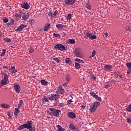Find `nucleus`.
I'll return each mask as SVG.
<instances>
[{
  "label": "nucleus",
  "mask_w": 131,
  "mask_h": 131,
  "mask_svg": "<svg viewBox=\"0 0 131 131\" xmlns=\"http://www.w3.org/2000/svg\"><path fill=\"white\" fill-rule=\"evenodd\" d=\"M96 109V107L94 104H92L90 106V110L91 112H95Z\"/></svg>",
  "instance_id": "nucleus-19"
},
{
  "label": "nucleus",
  "mask_w": 131,
  "mask_h": 131,
  "mask_svg": "<svg viewBox=\"0 0 131 131\" xmlns=\"http://www.w3.org/2000/svg\"><path fill=\"white\" fill-rule=\"evenodd\" d=\"M131 70H129L127 71V74H130Z\"/></svg>",
  "instance_id": "nucleus-58"
},
{
  "label": "nucleus",
  "mask_w": 131,
  "mask_h": 131,
  "mask_svg": "<svg viewBox=\"0 0 131 131\" xmlns=\"http://www.w3.org/2000/svg\"><path fill=\"white\" fill-rule=\"evenodd\" d=\"M126 66L129 69L131 70V63L130 62H127L126 63Z\"/></svg>",
  "instance_id": "nucleus-36"
},
{
  "label": "nucleus",
  "mask_w": 131,
  "mask_h": 131,
  "mask_svg": "<svg viewBox=\"0 0 131 131\" xmlns=\"http://www.w3.org/2000/svg\"><path fill=\"white\" fill-rule=\"evenodd\" d=\"M84 35L87 36V37H89L90 39H91V40H93V39H96L97 38V36L92 34L89 33L88 32L84 33Z\"/></svg>",
  "instance_id": "nucleus-8"
},
{
  "label": "nucleus",
  "mask_w": 131,
  "mask_h": 131,
  "mask_svg": "<svg viewBox=\"0 0 131 131\" xmlns=\"http://www.w3.org/2000/svg\"><path fill=\"white\" fill-rule=\"evenodd\" d=\"M119 77H120V78H123V77L121 75H119Z\"/></svg>",
  "instance_id": "nucleus-63"
},
{
  "label": "nucleus",
  "mask_w": 131,
  "mask_h": 131,
  "mask_svg": "<svg viewBox=\"0 0 131 131\" xmlns=\"http://www.w3.org/2000/svg\"><path fill=\"white\" fill-rule=\"evenodd\" d=\"M126 110L128 112H131V104H129L126 108Z\"/></svg>",
  "instance_id": "nucleus-38"
},
{
  "label": "nucleus",
  "mask_w": 131,
  "mask_h": 131,
  "mask_svg": "<svg viewBox=\"0 0 131 131\" xmlns=\"http://www.w3.org/2000/svg\"><path fill=\"white\" fill-rule=\"evenodd\" d=\"M70 61V58H66L65 59V62L67 64H68V63H69Z\"/></svg>",
  "instance_id": "nucleus-43"
},
{
  "label": "nucleus",
  "mask_w": 131,
  "mask_h": 131,
  "mask_svg": "<svg viewBox=\"0 0 131 131\" xmlns=\"http://www.w3.org/2000/svg\"><path fill=\"white\" fill-rule=\"evenodd\" d=\"M90 95H91V96H92V97L95 99L96 98H98V95H97V94H96L94 92H90Z\"/></svg>",
  "instance_id": "nucleus-27"
},
{
  "label": "nucleus",
  "mask_w": 131,
  "mask_h": 131,
  "mask_svg": "<svg viewBox=\"0 0 131 131\" xmlns=\"http://www.w3.org/2000/svg\"><path fill=\"white\" fill-rule=\"evenodd\" d=\"M69 127L71 130H74L75 129V127L73 125V124L69 125Z\"/></svg>",
  "instance_id": "nucleus-29"
},
{
  "label": "nucleus",
  "mask_w": 131,
  "mask_h": 131,
  "mask_svg": "<svg viewBox=\"0 0 131 131\" xmlns=\"http://www.w3.org/2000/svg\"><path fill=\"white\" fill-rule=\"evenodd\" d=\"M110 86H111V84L109 82H106V85H104L105 89H108V88H110Z\"/></svg>",
  "instance_id": "nucleus-34"
},
{
  "label": "nucleus",
  "mask_w": 131,
  "mask_h": 131,
  "mask_svg": "<svg viewBox=\"0 0 131 131\" xmlns=\"http://www.w3.org/2000/svg\"><path fill=\"white\" fill-rule=\"evenodd\" d=\"M75 67L76 69H80V68H81V67H80V64L76 62V61H75Z\"/></svg>",
  "instance_id": "nucleus-21"
},
{
  "label": "nucleus",
  "mask_w": 131,
  "mask_h": 131,
  "mask_svg": "<svg viewBox=\"0 0 131 131\" xmlns=\"http://www.w3.org/2000/svg\"><path fill=\"white\" fill-rule=\"evenodd\" d=\"M68 41L69 43H71V45H74L76 41L74 39H70L68 40Z\"/></svg>",
  "instance_id": "nucleus-24"
},
{
  "label": "nucleus",
  "mask_w": 131,
  "mask_h": 131,
  "mask_svg": "<svg viewBox=\"0 0 131 131\" xmlns=\"http://www.w3.org/2000/svg\"><path fill=\"white\" fill-rule=\"evenodd\" d=\"M73 102V101L72 100V99H70L69 100H68L67 104H68V105H70V104H71V103H72Z\"/></svg>",
  "instance_id": "nucleus-47"
},
{
  "label": "nucleus",
  "mask_w": 131,
  "mask_h": 131,
  "mask_svg": "<svg viewBox=\"0 0 131 131\" xmlns=\"http://www.w3.org/2000/svg\"><path fill=\"white\" fill-rule=\"evenodd\" d=\"M53 60H54V61H56L57 63H59L60 62V59H59V58H53Z\"/></svg>",
  "instance_id": "nucleus-46"
},
{
  "label": "nucleus",
  "mask_w": 131,
  "mask_h": 131,
  "mask_svg": "<svg viewBox=\"0 0 131 131\" xmlns=\"http://www.w3.org/2000/svg\"><path fill=\"white\" fill-rule=\"evenodd\" d=\"M76 0H64V4L68 5L69 6H71L74 5Z\"/></svg>",
  "instance_id": "nucleus-11"
},
{
  "label": "nucleus",
  "mask_w": 131,
  "mask_h": 131,
  "mask_svg": "<svg viewBox=\"0 0 131 131\" xmlns=\"http://www.w3.org/2000/svg\"><path fill=\"white\" fill-rule=\"evenodd\" d=\"M53 36L54 37H60V36H61V35H60V34L59 33H57V34L53 33Z\"/></svg>",
  "instance_id": "nucleus-41"
},
{
  "label": "nucleus",
  "mask_w": 131,
  "mask_h": 131,
  "mask_svg": "<svg viewBox=\"0 0 131 131\" xmlns=\"http://www.w3.org/2000/svg\"><path fill=\"white\" fill-rule=\"evenodd\" d=\"M40 82L42 85H47L48 84V81H46L45 80H41Z\"/></svg>",
  "instance_id": "nucleus-30"
},
{
  "label": "nucleus",
  "mask_w": 131,
  "mask_h": 131,
  "mask_svg": "<svg viewBox=\"0 0 131 131\" xmlns=\"http://www.w3.org/2000/svg\"><path fill=\"white\" fill-rule=\"evenodd\" d=\"M56 127H57L59 131H65V129L64 128L62 127V126H61V125H57L56 126Z\"/></svg>",
  "instance_id": "nucleus-22"
},
{
  "label": "nucleus",
  "mask_w": 131,
  "mask_h": 131,
  "mask_svg": "<svg viewBox=\"0 0 131 131\" xmlns=\"http://www.w3.org/2000/svg\"><path fill=\"white\" fill-rule=\"evenodd\" d=\"M68 116L72 119H75V118H76V115L73 112H69L68 113Z\"/></svg>",
  "instance_id": "nucleus-13"
},
{
  "label": "nucleus",
  "mask_w": 131,
  "mask_h": 131,
  "mask_svg": "<svg viewBox=\"0 0 131 131\" xmlns=\"http://www.w3.org/2000/svg\"><path fill=\"white\" fill-rule=\"evenodd\" d=\"M10 25H14V23H15V20L14 19H11L10 20Z\"/></svg>",
  "instance_id": "nucleus-45"
},
{
  "label": "nucleus",
  "mask_w": 131,
  "mask_h": 131,
  "mask_svg": "<svg viewBox=\"0 0 131 131\" xmlns=\"http://www.w3.org/2000/svg\"><path fill=\"white\" fill-rule=\"evenodd\" d=\"M20 6L21 7V8H23V9H25L26 10H28L29 8H30L29 4H28V3H25L20 4Z\"/></svg>",
  "instance_id": "nucleus-14"
},
{
  "label": "nucleus",
  "mask_w": 131,
  "mask_h": 131,
  "mask_svg": "<svg viewBox=\"0 0 131 131\" xmlns=\"http://www.w3.org/2000/svg\"><path fill=\"white\" fill-rule=\"evenodd\" d=\"M26 27H27V25L21 24L15 29V31H22V30H24V28H26Z\"/></svg>",
  "instance_id": "nucleus-12"
},
{
  "label": "nucleus",
  "mask_w": 131,
  "mask_h": 131,
  "mask_svg": "<svg viewBox=\"0 0 131 131\" xmlns=\"http://www.w3.org/2000/svg\"><path fill=\"white\" fill-rule=\"evenodd\" d=\"M85 8H86V9H88V10H91L92 9L90 3H87L86 4Z\"/></svg>",
  "instance_id": "nucleus-37"
},
{
  "label": "nucleus",
  "mask_w": 131,
  "mask_h": 131,
  "mask_svg": "<svg viewBox=\"0 0 131 131\" xmlns=\"http://www.w3.org/2000/svg\"><path fill=\"white\" fill-rule=\"evenodd\" d=\"M93 105L96 107V108L97 107H99V106H101V103L100 102H95L94 103Z\"/></svg>",
  "instance_id": "nucleus-31"
},
{
  "label": "nucleus",
  "mask_w": 131,
  "mask_h": 131,
  "mask_svg": "<svg viewBox=\"0 0 131 131\" xmlns=\"http://www.w3.org/2000/svg\"><path fill=\"white\" fill-rule=\"evenodd\" d=\"M4 41L5 42H12V40H11V39L8 38V37H6L4 39Z\"/></svg>",
  "instance_id": "nucleus-33"
},
{
  "label": "nucleus",
  "mask_w": 131,
  "mask_h": 131,
  "mask_svg": "<svg viewBox=\"0 0 131 131\" xmlns=\"http://www.w3.org/2000/svg\"><path fill=\"white\" fill-rule=\"evenodd\" d=\"M61 34H62L63 35V36H66V33H65V32H61Z\"/></svg>",
  "instance_id": "nucleus-52"
},
{
  "label": "nucleus",
  "mask_w": 131,
  "mask_h": 131,
  "mask_svg": "<svg viewBox=\"0 0 131 131\" xmlns=\"http://www.w3.org/2000/svg\"><path fill=\"white\" fill-rule=\"evenodd\" d=\"M6 52H7V50L3 49V52L0 54V57H4L6 55Z\"/></svg>",
  "instance_id": "nucleus-28"
},
{
  "label": "nucleus",
  "mask_w": 131,
  "mask_h": 131,
  "mask_svg": "<svg viewBox=\"0 0 131 131\" xmlns=\"http://www.w3.org/2000/svg\"><path fill=\"white\" fill-rule=\"evenodd\" d=\"M75 62H78V63H84V61L79 58H76L75 59Z\"/></svg>",
  "instance_id": "nucleus-26"
},
{
  "label": "nucleus",
  "mask_w": 131,
  "mask_h": 131,
  "mask_svg": "<svg viewBox=\"0 0 131 131\" xmlns=\"http://www.w3.org/2000/svg\"><path fill=\"white\" fill-rule=\"evenodd\" d=\"M50 27H51V25L49 23L47 24L44 26L43 30L45 31H48V30H49Z\"/></svg>",
  "instance_id": "nucleus-18"
},
{
  "label": "nucleus",
  "mask_w": 131,
  "mask_h": 131,
  "mask_svg": "<svg viewBox=\"0 0 131 131\" xmlns=\"http://www.w3.org/2000/svg\"><path fill=\"white\" fill-rule=\"evenodd\" d=\"M29 22V23H30V24H33L35 21H34V19H30Z\"/></svg>",
  "instance_id": "nucleus-48"
},
{
  "label": "nucleus",
  "mask_w": 131,
  "mask_h": 131,
  "mask_svg": "<svg viewBox=\"0 0 131 131\" xmlns=\"http://www.w3.org/2000/svg\"><path fill=\"white\" fill-rule=\"evenodd\" d=\"M127 123H131V119L130 118H128L126 120Z\"/></svg>",
  "instance_id": "nucleus-50"
},
{
  "label": "nucleus",
  "mask_w": 131,
  "mask_h": 131,
  "mask_svg": "<svg viewBox=\"0 0 131 131\" xmlns=\"http://www.w3.org/2000/svg\"><path fill=\"white\" fill-rule=\"evenodd\" d=\"M48 101H49V100H50V101H53V99H52V94H51L50 97H48Z\"/></svg>",
  "instance_id": "nucleus-51"
},
{
  "label": "nucleus",
  "mask_w": 131,
  "mask_h": 131,
  "mask_svg": "<svg viewBox=\"0 0 131 131\" xmlns=\"http://www.w3.org/2000/svg\"><path fill=\"white\" fill-rule=\"evenodd\" d=\"M67 19L68 20H71V17H67Z\"/></svg>",
  "instance_id": "nucleus-62"
},
{
  "label": "nucleus",
  "mask_w": 131,
  "mask_h": 131,
  "mask_svg": "<svg viewBox=\"0 0 131 131\" xmlns=\"http://www.w3.org/2000/svg\"><path fill=\"white\" fill-rule=\"evenodd\" d=\"M22 107V105L18 103L17 108L20 109Z\"/></svg>",
  "instance_id": "nucleus-55"
},
{
  "label": "nucleus",
  "mask_w": 131,
  "mask_h": 131,
  "mask_svg": "<svg viewBox=\"0 0 131 131\" xmlns=\"http://www.w3.org/2000/svg\"><path fill=\"white\" fill-rule=\"evenodd\" d=\"M66 79L67 81H70V80H71V78H70V75H69V74L67 75Z\"/></svg>",
  "instance_id": "nucleus-40"
},
{
  "label": "nucleus",
  "mask_w": 131,
  "mask_h": 131,
  "mask_svg": "<svg viewBox=\"0 0 131 131\" xmlns=\"http://www.w3.org/2000/svg\"><path fill=\"white\" fill-rule=\"evenodd\" d=\"M104 68L105 70H108V71H112L113 70V67L111 64H106L104 66Z\"/></svg>",
  "instance_id": "nucleus-15"
},
{
  "label": "nucleus",
  "mask_w": 131,
  "mask_h": 131,
  "mask_svg": "<svg viewBox=\"0 0 131 131\" xmlns=\"http://www.w3.org/2000/svg\"><path fill=\"white\" fill-rule=\"evenodd\" d=\"M49 110L51 111L50 114H51L52 116H56V117L60 116V112H61L60 110H55V108H49Z\"/></svg>",
  "instance_id": "nucleus-1"
},
{
  "label": "nucleus",
  "mask_w": 131,
  "mask_h": 131,
  "mask_svg": "<svg viewBox=\"0 0 131 131\" xmlns=\"http://www.w3.org/2000/svg\"><path fill=\"white\" fill-rule=\"evenodd\" d=\"M96 100H98L99 102H102V98L101 97H99V96H97V97L95 98Z\"/></svg>",
  "instance_id": "nucleus-49"
},
{
  "label": "nucleus",
  "mask_w": 131,
  "mask_h": 131,
  "mask_svg": "<svg viewBox=\"0 0 131 131\" xmlns=\"http://www.w3.org/2000/svg\"><path fill=\"white\" fill-rule=\"evenodd\" d=\"M58 106H59V107H63L64 105L63 104V103H59Z\"/></svg>",
  "instance_id": "nucleus-57"
},
{
  "label": "nucleus",
  "mask_w": 131,
  "mask_h": 131,
  "mask_svg": "<svg viewBox=\"0 0 131 131\" xmlns=\"http://www.w3.org/2000/svg\"><path fill=\"white\" fill-rule=\"evenodd\" d=\"M73 130L79 131V130L77 128H75V129H74V130Z\"/></svg>",
  "instance_id": "nucleus-59"
},
{
  "label": "nucleus",
  "mask_w": 131,
  "mask_h": 131,
  "mask_svg": "<svg viewBox=\"0 0 131 131\" xmlns=\"http://www.w3.org/2000/svg\"><path fill=\"white\" fill-rule=\"evenodd\" d=\"M96 53H97V52L96 51V50H93L92 52V55L89 57V58L92 59V58H93V57H95V56H96Z\"/></svg>",
  "instance_id": "nucleus-25"
},
{
  "label": "nucleus",
  "mask_w": 131,
  "mask_h": 131,
  "mask_svg": "<svg viewBox=\"0 0 131 131\" xmlns=\"http://www.w3.org/2000/svg\"><path fill=\"white\" fill-rule=\"evenodd\" d=\"M2 20L4 23H8V22H9V19L7 18L4 17L2 18Z\"/></svg>",
  "instance_id": "nucleus-39"
},
{
  "label": "nucleus",
  "mask_w": 131,
  "mask_h": 131,
  "mask_svg": "<svg viewBox=\"0 0 131 131\" xmlns=\"http://www.w3.org/2000/svg\"><path fill=\"white\" fill-rule=\"evenodd\" d=\"M126 30H127V31H130L131 30V26H128L125 27Z\"/></svg>",
  "instance_id": "nucleus-44"
},
{
  "label": "nucleus",
  "mask_w": 131,
  "mask_h": 131,
  "mask_svg": "<svg viewBox=\"0 0 131 131\" xmlns=\"http://www.w3.org/2000/svg\"><path fill=\"white\" fill-rule=\"evenodd\" d=\"M52 97L51 98L52 99V101H55V103H58L59 102V98L61 97L62 98V96H61L59 94H51Z\"/></svg>",
  "instance_id": "nucleus-5"
},
{
  "label": "nucleus",
  "mask_w": 131,
  "mask_h": 131,
  "mask_svg": "<svg viewBox=\"0 0 131 131\" xmlns=\"http://www.w3.org/2000/svg\"><path fill=\"white\" fill-rule=\"evenodd\" d=\"M24 128H25L24 127V125L23 124V125H21L19 126L18 127V129H19V130H21L22 129H24Z\"/></svg>",
  "instance_id": "nucleus-42"
},
{
  "label": "nucleus",
  "mask_w": 131,
  "mask_h": 131,
  "mask_svg": "<svg viewBox=\"0 0 131 131\" xmlns=\"http://www.w3.org/2000/svg\"><path fill=\"white\" fill-rule=\"evenodd\" d=\"M29 129L30 131H35V130H33V128H32V127L31 128H30Z\"/></svg>",
  "instance_id": "nucleus-60"
},
{
  "label": "nucleus",
  "mask_w": 131,
  "mask_h": 131,
  "mask_svg": "<svg viewBox=\"0 0 131 131\" xmlns=\"http://www.w3.org/2000/svg\"><path fill=\"white\" fill-rule=\"evenodd\" d=\"M74 54L76 57H78V58H82L83 55H82V53L81 52V49L79 48H77L74 50Z\"/></svg>",
  "instance_id": "nucleus-3"
},
{
  "label": "nucleus",
  "mask_w": 131,
  "mask_h": 131,
  "mask_svg": "<svg viewBox=\"0 0 131 131\" xmlns=\"http://www.w3.org/2000/svg\"><path fill=\"white\" fill-rule=\"evenodd\" d=\"M72 15V14H69L68 15V17H71Z\"/></svg>",
  "instance_id": "nucleus-64"
},
{
  "label": "nucleus",
  "mask_w": 131,
  "mask_h": 131,
  "mask_svg": "<svg viewBox=\"0 0 131 131\" xmlns=\"http://www.w3.org/2000/svg\"><path fill=\"white\" fill-rule=\"evenodd\" d=\"M81 107H82V109H84V108H85V106H84V104L82 105Z\"/></svg>",
  "instance_id": "nucleus-61"
},
{
  "label": "nucleus",
  "mask_w": 131,
  "mask_h": 131,
  "mask_svg": "<svg viewBox=\"0 0 131 131\" xmlns=\"http://www.w3.org/2000/svg\"><path fill=\"white\" fill-rule=\"evenodd\" d=\"M13 88L16 93H19L21 92V86H20L19 84H14L13 85Z\"/></svg>",
  "instance_id": "nucleus-10"
},
{
  "label": "nucleus",
  "mask_w": 131,
  "mask_h": 131,
  "mask_svg": "<svg viewBox=\"0 0 131 131\" xmlns=\"http://www.w3.org/2000/svg\"><path fill=\"white\" fill-rule=\"evenodd\" d=\"M29 16H30L29 13H24V12L21 11L18 13H16L15 15V17H29Z\"/></svg>",
  "instance_id": "nucleus-6"
},
{
  "label": "nucleus",
  "mask_w": 131,
  "mask_h": 131,
  "mask_svg": "<svg viewBox=\"0 0 131 131\" xmlns=\"http://www.w3.org/2000/svg\"><path fill=\"white\" fill-rule=\"evenodd\" d=\"M56 93V94H61V95H62V94L65 93V90H63L62 86L60 85V86H58V88L57 89Z\"/></svg>",
  "instance_id": "nucleus-9"
},
{
  "label": "nucleus",
  "mask_w": 131,
  "mask_h": 131,
  "mask_svg": "<svg viewBox=\"0 0 131 131\" xmlns=\"http://www.w3.org/2000/svg\"><path fill=\"white\" fill-rule=\"evenodd\" d=\"M108 33H107V32L104 33V36H105V37H107V36H108Z\"/></svg>",
  "instance_id": "nucleus-56"
},
{
  "label": "nucleus",
  "mask_w": 131,
  "mask_h": 131,
  "mask_svg": "<svg viewBox=\"0 0 131 131\" xmlns=\"http://www.w3.org/2000/svg\"><path fill=\"white\" fill-rule=\"evenodd\" d=\"M42 103H47V102H49V99L47 96H45L43 98H42Z\"/></svg>",
  "instance_id": "nucleus-23"
},
{
  "label": "nucleus",
  "mask_w": 131,
  "mask_h": 131,
  "mask_svg": "<svg viewBox=\"0 0 131 131\" xmlns=\"http://www.w3.org/2000/svg\"><path fill=\"white\" fill-rule=\"evenodd\" d=\"M24 126L25 128H27V129L32 128V122L31 121H27L26 123L24 124Z\"/></svg>",
  "instance_id": "nucleus-7"
},
{
  "label": "nucleus",
  "mask_w": 131,
  "mask_h": 131,
  "mask_svg": "<svg viewBox=\"0 0 131 131\" xmlns=\"http://www.w3.org/2000/svg\"><path fill=\"white\" fill-rule=\"evenodd\" d=\"M57 14H58V11L55 10L53 14L52 12H49L48 16H49V17H55L57 16Z\"/></svg>",
  "instance_id": "nucleus-17"
},
{
  "label": "nucleus",
  "mask_w": 131,
  "mask_h": 131,
  "mask_svg": "<svg viewBox=\"0 0 131 131\" xmlns=\"http://www.w3.org/2000/svg\"><path fill=\"white\" fill-rule=\"evenodd\" d=\"M54 49H58L59 51H64L66 50V45H63L62 44L57 43L54 47Z\"/></svg>",
  "instance_id": "nucleus-4"
},
{
  "label": "nucleus",
  "mask_w": 131,
  "mask_h": 131,
  "mask_svg": "<svg viewBox=\"0 0 131 131\" xmlns=\"http://www.w3.org/2000/svg\"><path fill=\"white\" fill-rule=\"evenodd\" d=\"M34 52V50L33 49H29V52L31 53V54H32V53Z\"/></svg>",
  "instance_id": "nucleus-53"
},
{
  "label": "nucleus",
  "mask_w": 131,
  "mask_h": 131,
  "mask_svg": "<svg viewBox=\"0 0 131 131\" xmlns=\"http://www.w3.org/2000/svg\"><path fill=\"white\" fill-rule=\"evenodd\" d=\"M1 107H2L3 108H9V105L6 103H2L1 104Z\"/></svg>",
  "instance_id": "nucleus-32"
},
{
  "label": "nucleus",
  "mask_w": 131,
  "mask_h": 131,
  "mask_svg": "<svg viewBox=\"0 0 131 131\" xmlns=\"http://www.w3.org/2000/svg\"><path fill=\"white\" fill-rule=\"evenodd\" d=\"M11 70H12V71L13 72V73H16V72L18 71L17 70H15V66L11 67Z\"/></svg>",
  "instance_id": "nucleus-35"
},
{
  "label": "nucleus",
  "mask_w": 131,
  "mask_h": 131,
  "mask_svg": "<svg viewBox=\"0 0 131 131\" xmlns=\"http://www.w3.org/2000/svg\"><path fill=\"white\" fill-rule=\"evenodd\" d=\"M19 104H20V105H23V100H20L19 101Z\"/></svg>",
  "instance_id": "nucleus-54"
},
{
  "label": "nucleus",
  "mask_w": 131,
  "mask_h": 131,
  "mask_svg": "<svg viewBox=\"0 0 131 131\" xmlns=\"http://www.w3.org/2000/svg\"><path fill=\"white\" fill-rule=\"evenodd\" d=\"M56 27L57 28L58 30L61 31V30H63V27H66V26L62 24H57L56 25Z\"/></svg>",
  "instance_id": "nucleus-16"
},
{
  "label": "nucleus",
  "mask_w": 131,
  "mask_h": 131,
  "mask_svg": "<svg viewBox=\"0 0 131 131\" xmlns=\"http://www.w3.org/2000/svg\"><path fill=\"white\" fill-rule=\"evenodd\" d=\"M20 113V110L18 108H15L14 116L15 117H18V114Z\"/></svg>",
  "instance_id": "nucleus-20"
},
{
  "label": "nucleus",
  "mask_w": 131,
  "mask_h": 131,
  "mask_svg": "<svg viewBox=\"0 0 131 131\" xmlns=\"http://www.w3.org/2000/svg\"><path fill=\"white\" fill-rule=\"evenodd\" d=\"M2 75H4V79H3L1 80V86H3V85H6V84H8V75H7V73L3 72L2 73Z\"/></svg>",
  "instance_id": "nucleus-2"
}]
</instances>
